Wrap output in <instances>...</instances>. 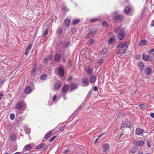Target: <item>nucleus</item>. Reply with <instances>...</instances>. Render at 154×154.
Segmentation results:
<instances>
[{
    "instance_id": "7ed1b4c3",
    "label": "nucleus",
    "mask_w": 154,
    "mask_h": 154,
    "mask_svg": "<svg viewBox=\"0 0 154 154\" xmlns=\"http://www.w3.org/2000/svg\"><path fill=\"white\" fill-rule=\"evenodd\" d=\"M37 149H41L42 152L45 151L47 149V146L45 143H42L39 145L37 147Z\"/></svg>"
},
{
    "instance_id": "20e7f679",
    "label": "nucleus",
    "mask_w": 154,
    "mask_h": 154,
    "mask_svg": "<svg viewBox=\"0 0 154 154\" xmlns=\"http://www.w3.org/2000/svg\"><path fill=\"white\" fill-rule=\"evenodd\" d=\"M103 147V152H106L109 151V146L108 143H105L102 145Z\"/></svg>"
},
{
    "instance_id": "c85d7f7f",
    "label": "nucleus",
    "mask_w": 154,
    "mask_h": 154,
    "mask_svg": "<svg viewBox=\"0 0 154 154\" xmlns=\"http://www.w3.org/2000/svg\"><path fill=\"white\" fill-rule=\"evenodd\" d=\"M70 87L71 90H73L77 88L78 85L75 84L73 83L71 85Z\"/></svg>"
},
{
    "instance_id": "6ab92c4d",
    "label": "nucleus",
    "mask_w": 154,
    "mask_h": 154,
    "mask_svg": "<svg viewBox=\"0 0 154 154\" xmlns=\"http://www.w3.org/2000/svg\"><path fill=\"white\" fill-rule=\"evenodd\" d=\"M143 130L140 128H137L136 130V134L137 135H140L143 133Z\"/></svg>"
},
{
    "instance_id": "f704fd0d",
    "label": "nucleus",
    "mask_w": 154,
    "mask_h": 154,
    "mask_svg": "<svg viewBox=\"0 0 154 154\" xmlns=\"http://www.w3.org/2000/svg\"><path fill=\"white\" fill-rule=\"evenodd\" d=\"M139 106L143 109H146L147 106L146 105L143 104H141L139 105Z\"/></svg>"
},
{
    "instance_id": "37998d69",
    "label": "nucleus",
    "mask_w": 154,
    "mask_h": 154,
    "mask_svg": "<svg viewBox=\"0 0 154 154\" xmlns=\"http://www.w3.org/2000/svg\"><path fill=\"white\" fill-rule=\"evenodd\" d=\"M25 132L27 134H29L30 132V129L26 128L25 129Z\"/></svg>"
},
{
    "instance_id": "aec40b11",
    "label": "nucleus",
    "mask_w": 154,
    "mask_h": 154,
    "mask_svg": "<svg viewBox=\"0 0 154 154\" xmlns=\"http://www.w3.org/2000/svg\"><path fill=\"white\" fill-rule=\"evenodd\" d=\"M54 88L56 90H58L61 87L60 84L59 82L56 83L54 85Z\"/></svg>"
},
{
    "instance_id": "f3484780",
    "label": "nucleus",
    "mask_w": 154,
    "mask_h": 154,
    "mask_svg": "<svg viewBox=\"0 0 154 154\" xmlns=\"http://www.w3.org/2000/svg\"><path fill=\"white\" fill-rule=\"evenodd\" d=\"M152 72V69L149 67H148L145 70V72L147 75H150Z\"/></svg>"
},
{
    "instance_id": "79ce46f5",
    "label": "nucleus",
    "mask_w": 154,
    "mask_h": 154,
    "mask_svg": "<svg viewBox=\"0 0 154 154\" xmlns=\"http://www.w3.org/2000/svg\"><path fill=\"white\" fill-rule=\"evenodd\" d=\"M98 19H97V18H94V19H92L91 20H90V22H92V23H93V22H96L97 21H98Z\"/></svg>"
},
{
    "instance_id": "5fc2aeb1",
    "label": "nucleus",
    "mask_w": 154,
    "mask_h": 154,
    "mask_svg": "<svg viewBox=\"0 0 154 154\" xmlns=\"http://www.w3.org/2000/svg\"><path fill=\"white\" fill-rule=\"evenodd\" d=\"M150 25L151 26H154V20L152 21Z\"/></svg>"
},
{
    "instance_id": "58836bf2",
    "label": "nucleus",
    "mask_w": 154,
    "mask_h": 154,
    "mask_svg": "<svg viewBox=\"0 0 154 154\" xmlns=\"http://www.w3.org/2000/svg\"><path fill=\"white\" fill-rule=\"evenodd\" d=\"M94 42V40L93 39H90L88 41V44L89 45H92Z\"/></svg>"
},
{
    "instance_id": "39448f33",
    "label": "nucleus",
    "mask_w": 154,
    "mask_h": 154,
    "mask_svg": "<svg viewBox=\"0 0 154 154\" xmlns=\"http://www.w3.org/2000/svg\"><path fill=\"white\" fill-rule=\"evenodd\" d=\"M17 136L15 133H12L10 134V140L12 141H15L17 140Z\"/></svg>"
},
{
    "instance_id": "4c0bfd02",
    "label": "nucleus",
    "mask_w": 154,
    "mask_h": 154,
    "mask_svg": "<svg viewBox=\"0 0 154 154\" xmlns=\"http://www.w3.org/2000/svg\"><path fill=\"white\" fill-rule=\"evenodd\" d=\"M70 44L69 42H67L64 43V46L65 48H67Z\"/></svg>"
},
{
    "instance_id": "8fccbe9b",
    "label": "nucleus",
    "mask_w": 154,
    "mask_h": 154,
    "mask_svg": "<svg viewBox=\"0 0 154 154\" xmlns=\"http://www.w3.org/2000/svg\"><path fill=\"white\" fill-rule=\"evenodd\" d=\"M148 38L150 40H152V39H154V37L150 35L148 36Z\"/></svg>"
},
{
    "instance_id": "680f3d73",
    "label": "nucleus",
    "mask_w": 154,
    "mask_h": 154,
    "mask_svg": "<svg viewBox=\"0 0 154 154\" xmlns=\"http://www.w3.org/2000/svg\"><path fill=\"white\" fill-rule=\"evenodd\" d=\"M47 75H46L45 74H42L41 75V77H47Z\"/></svg>"
},
{
    "instance_id": "c03bdc74",
    "label": "nucleus",
    "mask_w": 154,
    "mask_h": 154,
    "mask_svg": "<svg viewBox=\"0 0 154 154\" xmlns=\"http://www.w3.org/2000/svg\"><path fill=\"white\" fill-rule=\"evenodd\" d=\"M15 118V115L14 113H11L10 114V119L12 120H13Z\"/></svg>"
},
{
    "instance_id": "c756f323",
    "label": "nucleus",
    "mask_w": 154,
    "mask_h": 154,
    "mask_svg": "<svg viewBox=\"0 0 154 154\" xmlns=\"http://www.w3.org/2000/svg\"><path fill=\"white\" fill-rule=\"evenodd\" d=\"M70 20L68 19H66L64 21L65 26H68L70 24Z\"/></svg>"
},
{
    "instance_id": "c9c22d12",
    "label": "nucleus",
    "mask_w": 154,
    "mask_h": 154,
    "mask_svg": "<svg viewBox=\"0 0 154 154\" xmlns=\"http://www.w3.org/2000/svg\"><path fill=\"white\" fill-rule=\"evenodd\" d=\"M80 20L79 19H75L73 21L72 23L74 25H76L79 22Z\"/></svg>"
},
{
    "instance_id": "49530a36",
    "label": "nucleus",
    "mask_w": 154,
    "mask_h": 154,
    "mask_svg": "<svg viewBox=\"0 0 154 154\" xmlns=\"http://www.w3.org/2000/svg\"><path fill=\"white\" fill-rule=\"evenodd\" d=\"M57 137V136H54L52 138L49 140L50 142H51Z\"/></svg>"
},
{
    "instance_id": "b1692460",
    "label": "nucleus",
    "mask_w": 154,
    "mask_h": 154,
    "mask_svg": "<svg viewBox=\"0 0 154 154\" xmlns=\"http://www.w3.org/2000/svg\"><path fill=\"white\" fill-rule=\"evenodd\" d=\"M138 66L140 70V71H142L143 69V67L144 66V64L142 62H140L139 63Z\"/></svg>"
},
{
    "instance_id": "473e14b6",
    "label": "nucleus",
    "mask_w": 154,
    "mask_h": 154,
    "mask_svg": "<svg viewBox=\"0 0 154 154\" xmlns=\"http://www.w3.org/2000/svg\"><path fill=\"white\" fill-rule=\"evenodd\" d=\"M57 32L58 35H60L62 33L63 29L62 28H59L57 30Z\"/></svg>"
},
{
    "instance_id": "e2e57ef3",
    "label": "nucleus",
    "mask_w": 154,
    "mask_h": 154,
    "mask_svg": "<svg viewBox=\"0 0 154 154\" xmlns=\"http://www.w3.org/2000/svg\"><path fill=\"white\" fill-rule=\"evenodd\" d=\"M76 30V29L75 28H73L72 29V32H75Z\"/></svg>"
},
{
    "instance_id": "052dcab7",
    "label": "nucleus",
    "mask_w": 154,
    "mask_h": 154,
    "mask_svg": "<svg viewBox=\"0 0 154 154\" xmlns=\"http://www.w3.org/2000/svg\"><path fill=\"white\" fill-rule=\"evenodd\" d=\"M150 116L152 118H154V113H151L150 114Z\"/></svg>"
},
{
    "instance_id": "dca6fc26",
    "label": "nucleus",
    "mask_w": 154,
    "mask_h": 154,
    "mask_svg": "<svg viewBox=\"0 0 154 154\" xmlns=\"http://www.w3.org/2000/svg\"><path fill=\"white\" fill-rule=\"evenodd\" d=\"M93 71V69L92 68L90 67H89L86 70V72L89 76H91L92 74Z\"/></svg>"
},
{
    "instance_id": "ea45409f",
    "label": "nucleus",
    "mask_w": 154,
    "mask_h": 154,
    "mask_svg": "<svg viewBox=\"0 0 154 154\" xmlns=\"http://www.w3.org/2000/svg\"><path fill=\"white\" fill-rule=\"evenodd\" d=\"M36 69H35V68L34 69H32V76H35V74H36Z\"/></svg>"
},
{
    "instance_id": "864d4df0",
    "label": "nucleus",
    "mask_w": 154,
    "mask_h": 154,
    "mask_svg": "<svg viewBox=\"0 0 154 154\" xmlns=\"http://www.w3.org/2000/svg\"><path fill=\"white\" fill-rule=\"evenodd\" d=\"M66 128V126H65V125H64L62 128V129H60V132L61 131H63L64 129Z\"/></svg>"
},
{
    "instance_id": "0e129e2a",
    "label": "nucleus",
    "mask_w": 154,
    "mask_h": 154,
    "mask_svg": "<svg viewBox=\"0 0 154 154\" xmlns=\"http://www.w3.org/2000/svg\"><path fill=\"white\" fill-rule=\"evenodd\" d=\"M46 78H40V79L41 80H45L46 79Z\"/></svg>"
},
{
    "instance_id": "72a5a7b5",
    "label": "nucleus",
    "mask_w": 154,
    "mask_h": 154,
    "mask_svg": "<svg viewBox=\"0 0 154 154\" xmlns=\"http://www.w3.org/2000/svg\"><path fill=\"white\" fill-rule=\"evenodd\" d=\"M102 24L103 26L107 28L109 26V25L108 24L107 22L105 21H104L103 22Z\"/></svg>"
},
{
    "instance_id": "2f4dec72",
    "label": "nucleus",
    "mask_w": 154,
    "mask_h": 154,
    "mask_svg": "<svg viewBox=\"0 0 154 154\" xmlns=\"http://www.w3.org/2000/svg\"><path fill=\"white\" fill-rule=\"evenodd\" d=\"M108 50L106 48H104L101 51V54L103 55H104L107 52Z\"/></svg>"
},
{
    "instance_id": "338daca9",
    "label": "nucleus",
    "mask_w": 154,
    "mask_h": 154,
    "mask_svg": "<svg viewBox=\"0 0 154 154\" xmlns=\"http://www.w3.org/2000/svg\"><path fill=\"white\" fill-rule=\"evenodd\" d=\"M83 106V105L82 104H81L79 106V109H80L82 108Z\"/></svg>"
},
{
    "instance_id": "f8f14e48",
    "label": "nucleus",
    "mask_w": 154,
    "mask_h": 154,
    "mask_svg": "<svg viewBox=\"0 0 154 154\" xmlns=\"http://www.w3.org/2000/svg\"><path fill=\"white\" fill-rule=\"evenodd\" d=\"M32 91L31 88L29 86L27 87L24 90V92L26 94H29Z\"/></svg>"
},
{
    "instance_id": "423d86ee",
    "label": "nucleus",
    "mask_w": 154,
    "mask_h": 154,
    "mask_svg": "<svg viewBox=\"0 0 154 154\" xmlns=\"http://www.w3.org/2000/svg\"><path fill=\"white\" fill-rule=\"evenodd\" d=\"M105 60L103 58L100 59L97 63L96 66L97 67H98L101 65H102L103 63L105 61Z\"/></svg>"
},
{
    "instance_id": "5701e85b",
    "label": "nucleus",
    "mask_w": 154,
    "mask_h": 154,
    "mask_svg": "<svg viewBox=\"0 0 154 154\" xmlns=\"http://www.w3.org/2000/svg\"><path fill=\"white\" fill-rule=\"evenodd\" d=\"M115 37L114 36L110 38L108 41L109 44H111L112 42H115Z\"/></svg>"
},
{
    "instance_id": "de8ad7c7",
    "label": "nucleus",
    "mask_w": 154,
    "mask_h": 154,
    "mask_svg": "<svg viewBox=\"0 0 154 154\" xmlns=\"http://www.w3.org/2000/svg\"><path fill=\"white\" fill-rule=\"evenodd\" d=\"M48 60H49V59L47 58H46L44 60L43 62L44 63L47 64L48 63Z\"/></svg>"
},
{
    "instance_id": "f03ea898",
    "label": "nucleus",
    "mask_w": 154,
    "mask_h": 154,
    "mask_svg": "<svg viewBox=\"0 0 154 154\" xmlns=\"http://www.w3.org/2000/svg\"><path fill=\"white\" fill-rule=\"evenodd\" d=\"M127 42H125L121 47L119 51L117 53L118 54H123L126 51L127 48Z\"/></svg>"
},
{
    "instance_id": "69168bd1",
    "label": "nucleus",
    "mask_w": 154,
    "mask_h": 154,
    "mask_svg": "<svg viewBox=\"0 0 154 154\" xmlns=\"http://www.w3.org/2000/svg\"><path fill=\"white\" fill-rule=\"evenodd\" d=\"M3 96V94L1 93H0V100H1L2 97Z\"/></svg>"
},
{
    "instance_id": "0eeeda50",
    "label": "nucleus",
    "mask_w": 154,
    "mask_h": 154,
    "mask_svg": "<svg viewBox=\"0 0 154 154\" xmlns=\"http://www.w3.org/2000/svg\"><path fill=\"white\" fill-rule=\"evenodd\" d=\"M130 128V123L127 121L124 122L121 126V128Z\"/></svg>"
},
{
    "instance_id": "a211bd4d",
    "label": "nucleus",
    "mask_w": 154,
    "mask_h": 154,
    "mask_svg": "<svg viewBox=\"0 0 154 154\" xmlns=\"http://www.w3.org/2000/svg\"><path fill=\"white\" fill-rule=\"evenodd\" d=\"M31 149L32 146L30 144H28L25 146L23 150L24 151H26L27 150H29Z\"/></svg>"
},
{
    "instance_id": "774afa93",
    "label": "nucleus",
    "mask_w": 154,
    "mask_h": 154,
    "mask_svg": "<svg viewBox=\"0 0 154 154\" xmlns=\"http://www.w3.org/2000/svg\"><path fill=\"white\" fill-rule=\"evenodd\" d=\"M68 151H68V150L67 149H66L65 150V151H64V152H65V153H67V152H68Z\"/></svg>"
},
{
    "instance_id": "9d476101",
    "label": "nucleus",
    "mask_w": 154,
    "mask_h": 154,
    "mask_svg": "<svg viewBox=\"0 0 154 154\" xmlns=\"http://www.w3.org/2000/svg\"><path fill=\"white\" fill-rule=\"evenodd\" d=\"M69 88V86L67 85H64L61 91L63 93H66Z\"/></svg>"
},
{
    "instance_id": "a18cd8bd",
    "label": "nucleus",
    "mask_w": 154,
    "mask_h": 154,
    "mask_svg": "<svg viewBox=\"0 0 154 154\" xmlns=\"http://www.w3.org/2000/svg\"><path fill=\"white\" fill-rule=\"evenodd\" d=\"M96 80V78H91L90 79L91 82L93 83Z\"/></svg>"
},
{
    "instance_id": "393cba45",
    "label": "nucleus",
    "mask_w": 154,
    "mask_h": 154,
    "mask_svg": "<svg viewBox=\"0 0 154 154\" xmlns=\"http://www.w3.org/2000/svg\"><path fill=\"white\" fill-rule=\"evenodd\" d=\"M131 11L130 8L128 7H126L124 9V13L127 14H128L130 13Z\"/></svg>"
},
{
    "instance_id": "f257e3e1",
    "label": "nucleus",
    "mask_w": 154,
    "mask_h": 154,
    "mask_svg": "<svg viewBox=\"0 0 154 154\" xmlns=\"http://www.w3.org/2000/svg\"><path fill=\"white\" fill-rule=\"evenodd\" d=\"M26 104L22 101H20L17 103L16 106V109H20L22 108V110H24L26 108Z\"/></svg>"
},
{
    "instance_id": "412c9836",
    "label": "nucleus",
    "mask_w": 154,
    "mask_h": 154,
    "mask_svg": "<svg viewBox=\"0 0 154 154\" xmlns=\"http://www.w3.org/2000/svg\"><path fill=\"white\" fill-rule=\"evenodd\" d=\"M53 132L51 131H50L48 133H47L45 135V138L47 139L50 137V136L52 134Z\"/></svg>"
},
{
    "instance_id": "603ef678",
    "label": "nucleus",
    "mask_w": 154,
    "mask_h": 154,
    "mask_svg": "<svg viewBox=\"0 0 154 154\" xmlns=\"http://www.w3.org/2000/svg\"><path fill=\"white\" fill-rule=\"evenodd\" d=\"M68 66L70 67H71L72 66V64L71 63V61L70 60L68 61Z\"/></svg>"
},
{
    "instance_id": "bf43d9fd",
    "label": "nucleus",
    "mask_w": 154,
    "mask_h": 154,
    "mask_svg": "<svg viewBox=\"0 0 154 154\" xmlns=\"http://www.w3.org/2000/svg\"><path fill=\"white\" fill-rule=\"evenodd\" d=\"M52 55L51 54L49 55L48 56V59L49 60H51L52 58Z\"/></svg>"
},
{
    "instance_id": "ddd939ff",
    "label": "nucleus",
    "mask_w": 154,
    "mask_h": 154,
    "mask_svg": "<svg viewBox=\"0 0 154 154\" xmlns=\"http://www.w3.org/2000/svg\"><path fill=\"white\" fill-rule=\"evenodd\" d=\"M124 29H122L120 27L117 28L114 30V32H115L118 34L121 32H124Z\"/></svg>"
},
{
    "instance_id": "4468645a",
    "label": "nucleus",
    "mask_w": 154,
    "mask_h": 154,
    "mask_svg": "<svg viewBox=\"0 0 154 154\" xmlns=\"http://www.w3.org/2000/svg\"><path fill=\"white\" fill-rule=\"evenodd\" d=\"M64 70L62 67L59 68L58 70V74L60 76H63L64 75Z\"/></svg>"
},
{
    "instance_id": "3c124183",
    "label": "nucleus",
    "mask_w": 154,
    "mask_h": 154,
    "mask_svg": "<svg viewBox=\"0 0 154 154\" xmlns=\"http://www.w3.org/2000/svg\"><path fill=\"white\" fill-rule=\"evenodd\" d=\"M147 145L148 146V147H151V143H150V142L149 141H147Z\"/></svg>"
},
{
    "instance_id": "13d9d810",
    "label": "nucleus",
    "mask_w": 154,
    "mask_h": 154,
    "mask_svg": "<svg viewBox=\"0 0 154 154\" xmlns=\"http://www.w3.org/2000/svg\"><path fill=\"white\" fill-rule=\"evenodd\" d=\"M97 89H98L97 88V87L96 86H95L94 87V91H96L97 90Z\"/></svg>"
},
{
    "instance_id": "2eb2a0df",
    "label": "nucleus",
    "mask_w": 154,
    "mask_h": 154,
    "mask_svg": "<svg viewBox=\"0 0 154 154\" xmlns=\"http://www.w3.org/2000/svg\"><path fill=\"white\" fill-rule=\"evenodd\" d=\"M32 45L31 43H30L28 45L26 49L25 52V54L26 55H27L29 52V50L32 47Z\"/></svg>"
},
{
    "instance_id": "09e8293b",
    "label": "nucleus",
    "mask_w": 154,
    "mask_h": 154,
    "mask_svg": "<svg viewBox=\"0 0 154 154\" xmlns=\"http://www.w3.org/2000/svg\"><path fill=\"white\" fill-rule=\"evenodd\" d=\"M63 9L65 11H67L68 10L67 8V7H65V6H63L62 7Z\"/></svg>"
},
{
    "instance_id": "9b49d317",
    "label": "nucleus",
    "mask_w": 154,
    "mask_h": 154,
    "mask_svg": "<svg viewBox=\"0 0 154 154\" xmlns=\"http://www.w3.org/2000/svg\"><path fill=\"white\" fill-rule=\"evenodd\" d=\"M118 36L119 39L121 40L123 39L125 36V34L123 32H121L118 34Z\"/></svg>"
},
{
    "instance_id": "bb28decb",
    "label": "nucleus",
    "mask_w": 154,
    "mask_h": 154,
    "mask_svg": "<svg viewBox=\"0 0 154 154\" xmlns=\"http://www.w3.org/2000/svg\"><path fill=\"white\" fill-rule=\"evenodd\" d=\"M146 40H142L141 41L139 42L138 43V45L139 46H141V45H145L146 44Z\"/></svg>"
},
{
    "instance_id": "cd10ccee",
    "label": "nucleus",
    "mask_w": 154,
    "mask_h": 154,
    "mask_svg": "<svg viewBox=\"0 0 154 154\" xmlns=\"http://www.w3.org/2000/svg\"><path fill=\"white\" fill-rule=\"evenodd\" d=\"M61 58V55L60 54H57L55 56V60L56 61H59Z\"/></svg>"
},
{
    "instance_id": "a878e982",
    "label": "nucleus",
    "mask_w": 154,
    "mask_h": 154,
    "mask_svg": "<svg viewBox=\"0 0 154 154\" xmlns=\"http://www.w3.org/2000/svg\"><path fill=\"white\" fill-rule=\"evenodd\" d=\"M150 57V56L149 55H145V54H143V59L145 61H147L148 60Z\"/></svg>"
},
{
    "instance_id": "6e6d98bb",
    "label": "nucleus",
    "mask_w": 154,
    "mask_h": 154,
    "mask_svg": "<svg viewBox=\"0 0 154 154\" xmlns=\"http://www.w3.org/2000/svg\"><path fill=\"white\" fill-rule=\"evenodd\" d=\"M154 52V49H151L149 52V53H151Z\"/></svg>"
},
{
    "instance_id": "e433bc0d",
    "label": "nucleus",
    "mask_w": 154,
    "mask_h": 154,
    "mask_svg": "<svg viewBox=\"0 0 154 154\" xmlns=\"http://www.w3.org/2000/svg\"><path fill=\"white\" fill-rule=\"evenodd\" d=\"M137 150V149L135 147H133L132 148L131 150V152L132 153H134L136 152Z\"/></svg>"
},
{
    "instance_id": "4be33fe9",
    "label": "nucleus",
    "mask_w": 154,
    "mask_h": 154,
    "mask_svg": "<svg viewBox=\"0 0 154 154\" xmlns=\"http://www.w3.org/2000/svg\"><path fill=\"white\" fill-rule=\"evenodd\" d=\"M83 83H84V86H86L88 85V79L87 78H85L83 81Z\"/></svg>"
},
{
    "instance_id": "7c9ffc66",
    "label": "nucleus",
    "mask_w": 154,
    "mask_h": 154,
    "mask_svg": "<svg viewBox=\"0 0 154 154\" xmlns=\"http://www.w3.org/2000/svg\"><path fill=\"white\" fill-rule=\"evenodd\" d=\"M123 18V16L120 15H118L114 17V18L116 19H117L119 20H122Z\"/></svg>"
},
{
    "instance_id": "a19ab883",
    "label": "nucleus",
    "mask_w": 154,
    "mask_h": 154,
    "mask_svg": "<svg viewBox=\"0 0 154 154\" xmlns=\"http://www.w3.org/2000/svg\"><path fill=\"white\" fill-rule=\"evenodd\" d=\"M48 32V28L45 31L44 34H43V36H45L47 35Z\"/></svg>"
},
{
    "instance_id": "1a4fd4ad",
    "label": "nucleus",
    "mask_w": 154,
    "mask_h": 154,
    "mask_svg": "<svg viewBox=\"0 0 154 154\" xmlns=\"http://www.w3.org/2000/svg\"><path fill=\"white\" fill-rule=\"evenodd\" d=\"M144 143V141L142 140H137L134 142L135 145L137 146H142Z\"/></svg>"
},
{
    "instance_id": "6e6552de",
    "label": "nucleus",
    "mask_w": 154,
    "mask_h": 154,
    "mask_svg": "<svg viewBox=\"0 0 154 154\" xmlns=\"http://www.w3.org/2000/svg\"><path fill=\"white\" fill-rule=\"evenodd\" d=\"M96 31L95 30H90L88 34L87 37L90 38L93 37L96 33Z\"/></svg>"
},
{
    "instance_id": "4d7b16f0",
    "label": "nucleus",
    "mask_w": 154,
    "mask_h": 154,
    "mask_svg": "<svg viewBox=\"0 0 154 154\" xmlns=\"http://www.w3.org/2000/svg\"><path fill=\"white\" fill-rule=\"evenodd\" d=\"M57 98V97L55 95H54L53 97V101H54Z\"/></svg>"
}]
</instances>
